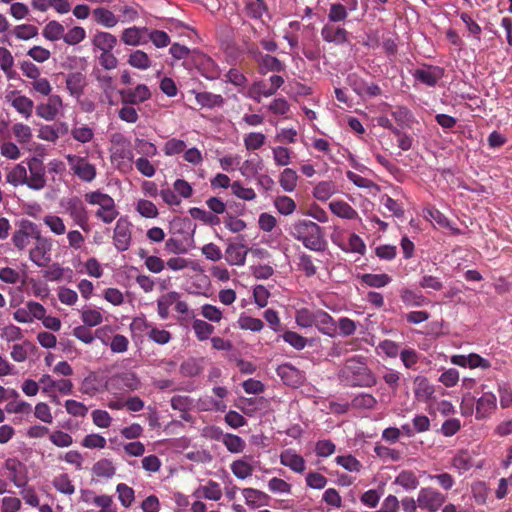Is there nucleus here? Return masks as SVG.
Returning a JSON list of instances; mask_svg holds the SVG:
<instances>
[{
	"label": "nucleus",
	"mask_w": 512,
	"mask_h": 512,
	"mask_svg": "<svg viewBox=\"0 0 512 512\" xmlns=\"http://www.w3.org/2000/svg\"><path fill=\"white\" fill-rule=\"evenodd\" d=\"M338 377L350 387L369 388L377 383V378L368 367L366 358L355 355L348 358L338 373Z\"/></svg>",
	"instance_id": "nucleus-1"
},
{
	"label": "nucleus",
	"mask_w": 512,
	"mask_h": 512,
	"mask_svg": "<svg viewBox=\"0 0 512 512\" xmlns=\"http://www.w3.org/2000/svg\"><path fill=\"white\" fill-rule=\"evenodd\" d=\"M289 234L300 241L303 246L315 252H323L327 242L324 237L323 228L317 223L308 219H299L289 226Z\"/></svg>",
	"instance_id": "nucleus-2"
},
{
	"label": "nucleus",
	"mask_w": 512,
	"mask_h": 512,
	"mask_svg": "<svg viewBox=\"0 0 512 512\" xmlns=\"http://www.w3.org/2000/svg\"><path fill=\"white\" fill-rule=\"evenodd\" d=\"M85 200L90 205L99 206L95 216L105 224L112 223L119 215L114 199L106 193L99 190L89 192L85 194Z\"/></svg>",
	"instance_id": "nucleus-3"
},
{
	"label": "nucleus",
	"mask_w": 512,
	"mask_h": 512,
	"mask_svg": "<svg viewBox=\"0 0 512 512\" xmlns=\"http://www.w3.org/2000/svg\"><path fill=\"white\" fill-rule=\"evenodd\" d=\"M59 206L63 213L67 214L73 224L83 231H89V215L83 201L78 196L64 197Z\"/></svg>",
	"instance_id": "nucleus-4"
},
{
	"label": "nucleus",
	"mask_w": 512,
	"mask_h": 512,
	"mask_svg": "<svg viewBox=\"0 0 512 512\" xmlns=\"http://www.w3.org/2000/svg\"><path fill=\"white\" fill-rule=\"evenodd\" d=\"M140 387L141 380L137 374L132 371H123L113 374L105 383L106 390L114 395L133 392L139 390Z\"/></svg>",
	"instance_id": "nucleus-5"
},
{
	"label": "nucleus",
	"mask_w": 512,
	"mask_h": 512,
	"mask_svg": "<svg viewBox=\"0 0 512 512\" xmlns=\"http://www.w3.org/2000/svg\"><path fill=\"white\" fill-rule=\"evenodd\" d=\"M71 173L85 183H91L97 176L96 166L89 162L87 156L67 154L65 156Z\"/></svg>",
	"instance_id": "nucleus-6"
},
{
	"label": "nucleus",
	"mask_w": 512,
	"mask_h": 512,
	"mask_svg": "<svg viewBox=\"0 0 512 512\" xmlns=\"http://www.w3.org/2000/svg\"><path fill=\"white\" fill-rule=\"evenodd\" d=\"M28 188L40 191L47 184L46 168L42 156L36 155L26 160Z\"/></svg>",
	"instance_id": "nucleus-7"
},
{
	"label": "nucleus",
	"mask_w": 512,
	"mask_h": 512,
	"mask_svg": "<svg viewBox=\"0 0 512 512\" xmlns=\"http://www.w3.org/2000/svg\"><path fill=\"white\" fill-rule=\"evenodd\" d=\"M34 246L29 252V259L38 267H45L51 261L52 240L37 233Z\"/></svg>",
	"instance_id": "nucleus-8"
},
{
	"label": "nucleus",
	"mask_w": 512,
	"mask_h": 512,
	"mask_svg": "<svg viewBox=\"0 0 512 512\" xmlns=\"http://www.w3.org/2000/svg\"><path fill=\"white\" fill-rule=\"evenodd\" d=\"M445 501L446 496L434 488L425 487L418 492V507L428 512H437Z\"/></svg>",
	"instance_id": "nucleus-9"
},
{
	"label": "nucleus",
	"mask_w": 512,
	"mask_h": 512,
	"mask_svg": "<svg viewBox=\"0 0 512 512\" xmlns=\"http://www.w3.org/2000/svg\"><path fill=\"white\" fill-rule=\"evenodd\" d=\"M131 223L125 218L121 217L117 220L113 231V244L117 251H127L131 245L132 232Z\"/></svg>",
	"instance_id": "nucleus-10"
},
{
	"label": "nucleus",
	"mask_w": 512,
	"mask_h": 512,
	"mask_svg": "<svg viewBox=\"0 0 512 512\" xmlns=\"http://www.w3.org/2000/svg\"><path fill=\"white\" fill-rule=\"evenodd\" d=\"M486 385L481 386L483 394L476 400L475 418L477 420L489 419L497 409V398L493 392H485Z\"/></svg>",
	"instance_id": "nucleus-11"
},
{
	"label": "nucleus",
	"mask_w": 512,
	"mask_h": 512,
	"mask_svg": "<svg viewBox=\"0 0 512 512\" xmlns=\"http://www.w3.org/2000/svg\"><path fill=\"white\" fill-rule=\"evenodd\" d=\"M41 390L47 396H52V392L58 391L63 395L72 393L73 383L70 379H53L49 374H43L39 379Z\"/></svg>",
	"instance_id": "nucleus-12"
},
{
	"label": "nucleus",
	"mask_w": 512,
	"mask_h": 512,
	"mask_svg": "<svg viewBox=\"0 0 512 512\" xmlns=\"http://www.w3.org/2000/svg\"><path fill=\"white\" fill-rule=\"evenodd\" d=\"M443 75L444 69L435 65H424L412 72V76L416 82L428 87L436 86Z\"/></svg>",
	"instance_id": "nucleus-13"
},
{
	"label": "nucleus",
	"mask_w": 512,
	"mask_h": 512,
	"mask_svg": "<svg viewBox=\"0 0 512 512\" xmlns=\"http://www.w3.org/2000/svg\"><path fill=\"white\" fill-rule=\"evenodd\" d=\"M45 307L36 301H28L25 306L13 313V318L19 323H32L35 319L43 318Z\"/></svg>",
	"instance_id": "nucleus-14"
},
{
	"label": "nucleus",
	"mask_w": 512,
	"mask_h": 512,
	"mask_svg": "<svg viewBox=\"0 0 512 512\" xmlns=\"http://www.w3.org/2000/svg\"><path fill=\"white\" fill-rule=\"evenodd\" d=\"M46 102L39 103L36 106V114L46 121H53L62 110V98L57 94L47 96Z\"/></svg>",
	"instance_id": "nucleus-15"
},
{
	"label": "nucleus",
	"mask_w": 512,
	"mask_h": 512,
	"mask_svg": "<svg viewBox=\"0 0 512 512\" xmlns=\"http://www.w3.org/2000/svg\"><path fill=\"white\" fill-rule=\"evenodd\" d=\"M39 227L31 221H23L20 228L14 232L12 242L18 250H24L30 243V239H35L39 232Z\"/></svg>",
	"instance_id": "nucleus-16"
},
{
	"label": "nucleus",
	"mask_w": 512,
	"mask_h": 512,
	"mask_svg": "<svg viewBox=\"0 0 512 512\" xmlns=\"http://www.w3.org/2000/svg\"><path fill=\"white\" fill-rule=\"evenodd\" d=\"M352 90L360 97H377L382 94L380 86L374 82H368L365 79L350 75L348 78Z\"/></svg>",
	"instance_id": "nucleus-17"
},
{
	"label": "nucleus",
	"mask_w": 512,
	"mask_h": 512,
	"mask_svg": "<svg viewBox=\"0 0 512 512\" xmlns=\"http://www.w3.org/2000/svg\"><path fill=\"white\" fill-rule=\"evenodd\" d=\"M314 326L319 333L335 338L338 335L337 322L334 318L326 311L322 309H316Z\"/></svg>",
	"instance_id": "nucleus-18"
},
{
	"label": "nucleus",
	"mask_w": 512,
	"mask_h": 512,
	"mask_svg": "<svg viewBox=\"0 0 512 512\" xmlns=\"http://www.w3.org/2000/svg\"><path fill=\"white\" fill-rule=\"evenodd\" d=\"M280 464L297 474H303L306 470V461L296 450L288 448L279 455Z\"/></svg>",
	"instance_id": "nucleus-19"
},
{
	"label": "nucleus",
	"mask_w": 512,
	"mask_h": 512,
	"mask_svg": "<svg viewBox=\"0 0 512 512\" xmlns=\"http://www.w3.org/2000/svg\"><path fill=\"white\" fill-rule=\"evenodd\" d=\"M277 375L289 386L297 387L304 381V374L290 363H283L277 368Z\"/></svg>",
	"instance_id": "nucleus-20"
},
{
	"label": "nucleus",
	"mask_w": 512,
	"mask_h": 512,
	"mask_svg": "<svg viewBox=\"0 0 512 512\" xmlns=\"http://www.w3.org/2000/svg\"><path fill=\"white\" fill-rule=\"evenodd\" d=\"M124 104L137 105L151 98V92L147 85L138 84L134 89L121 91Z\"/></svg>",
	"instance_id": "nucleus-21"
},
{
	"label": "nucleus",
	"mask_w": 512,
	"mask_h": 512,
	"mask_svg": "<svg viewBox=\"0 0 512 512\" xmlns=\"http://www.w3.org/2000/svg\"><path fill=\"white\" fill-rule=\"evenodd\" d=\"M147 27H129L123 30L121 41L128 46H139L147 43Z\"/></svg>",
	"instance_id": "nucleus-22"
},
{
	"label": "nucleus",
	"mask_w": 512,
	"mask_h": 512,
	"mask_svg": "<svg viewBox=\"0 0 512 512\" xmlns=\"http://www.w3.org/2000/svg\"><path fill=\"white\" fill-rule=\"evenodd\" d=\"M65 84L69 94L79 99L83 95L87 84L86 76L82 72H71L67 74Z\"/></svg>",
	"instance_id": "nucleus-23"
},
{
	"label": "nucleus",
	"mask_w": 512,
	"mask_h": 512,
	"mask_svg": "<svg viewBox=\"0 0 512 512\" xmlns=\"http://www.w3.org/2000/svg\"><path fill=\"white\" fill-rule=\"evenodd\" d=\"M321 37L327 43L342 45L348 42V31L343 27L326 24L321 29Z\"/></svg>",
	"instance_id": "nucleus-24"
},
{
	"label": "nucleus",
	"mask_w": 512,
	"mask_h": 512,
	"mask_svg": "<svg viewBox=\"0 0 512 512\" xmlns=\"http://www.w3.org/2000/svg\"><path fill=\"white\" fill-rule=\"evenodd\" d=\"M248 250L243 244H229L225 250V260L230 265L243 266Z\"/></svg>",
	"instance_id": "nucleus-25"
},
{
	"label": "nucleus",
	"mask_w": 512,
	"mask_h": 512,
	"mask_svg": "<svg viewBox=\"0 0 512 512\" xmlns=\"http://www.w3.org/2000/svg\"><path fill=\"white\" fill-rule=\"evenodd\" d=\"M330 211L337 217L345 220H360L358 212L343 200H334L329 203Z\"/></svg>",
	"instance_id": "nucleus-26"
},
{
	"label": "nucleus",
	"mask_w": 512,
	"mask_h": 512,
	"mask_svg": "<svg viewBox=\"0 0 512 512\" xmlns=\"http://www.w3.org/2000/svg\"><path fill=\"white\" fill-rule=\"evenodd\" d=\"M71 137L81 144H87L94 139V128L88 124L75 121L70 130Z\"/></svg>",
	"instance_id": "nucleus-27"
},
{
	"label": "nucleus",
	"mask_w": 512,
	"mask_h": 512,
	"mask_svg": "<svg viewBox=\"0 0 512 512\" xmlns=\"http://www.w3.org/2000/svg\"><path fill=\"white\" fill-rule=\"evenodd\" d=\"M6 181L14 187L26 185L28 187V171L26 161L15 165L6 174Z\"/></svg>",
	"instance_id": "nucleus-28"
},
{
	"label": "nucleus",
	"mask_w": 512,
	"mask_h": 512,
	"mask_svg": "<svg viewBox=\"0 0 512 512\" xmlns=\"http://www.w3.org/2000/svg\"><path fill=\"white\" fill-rule=\"evenodd\" d=\"M91 42L94 49L111 52L117 45V38L109 32L98 31L94 34Z\"/></svg>",
	"instance_id": "nucleus-29"
},
{
	"label": "nucleus",
	"mask_w": 512,
	"mask_h": 512,
	"mask_svg": "<svg viewBox=\"0 0 512 512\" xmlns=\"http://www.w3.org/2000/svg\"><path fill=\"white\" fill-rule=\"evenodd\" d=\"M251 461L252 456H244L240 459L234 460L230 464V469L233 475L240 480L250 477L254 471Z\"/></svg>",
	"instance_id": "nucleus-30"
},
{
	"label": "nucleus",
	"mask_w": 512,
	"mask_h": 512,
	"mask_svg": "<svg viewBox=\"0 0 512 512\" xmlns=\"http://www.w3.org/2000/svg\"><path fill=\"white\" fill-rule=\"evenodd\" d=\"M192 93L195 95L197 104L203 108L213 109L221 107L225 102L224 98L220 94H213L207 91L196 92L195 90H193Z\"/></svg>",
	"instance_id": "nucleus-31"
},
{
	"label": "nucleus",
	"mask_w": 512,
	"mask_h": 512,
	"mask_svg": "<svg viewBox=\"0 0 512 512\" xmlns=\"http://www.w3.org/2000/svg\"><path fill=\"white\" fill-rule=\"evenodd\" d=\"M434 393V385H432L427 378L417 377L415 379L414 394L417 400L428 402L433 398Z\"/></svg>",
	"instance_id": "nucleus-32"
},
{
	"label": "nucleus",
	"mask_w": 512,
	"mask_h": 512,
	"mask_svg": "<svg viewBox=\"0 0 512 512\" xmlns=\"http://www.w3.org/2000/svg\"><path fill=\"white\" fill-rule=\"evenodd\" d=\"M92 474L101 479H111L116 474V467L111 459L103 458L92 466Z\"/></svg>",
	"instance_id": "nucleus-33"
},
{
	"label": "nucleus",
	"mask_w": 512,
	"mask_h": 512,
	"mask_svg": "<svg viewBox=\"0 0 512 512\" xmlns=\"http://www.w3.org/2000/svg\"><path fill=\"white\" fill-rule=\"evenodd\" d=\"M92 16L99 25L105 28H113L119 22L117 16L105 7L95 8L92 11Z\"/></svg>",
	"instance_id": "nucleus-34"
},
{
	"label": "nucleus",
	"mask_w": 512,
	"mask_h": 512,
	"mask_svg": "<svg viewBox=\"0 0 512 512\" xmlns=\"http://www.w3.org/2000/svg\"><path fill=\"white\" fill-rule=\"evenodd\" d=\"M263 169L261 158L256 155L253 158L245 160L239 167V171L246 179H252Z\"/></svg>",
	"instance_id": "nucleus-35"
},
{
	"label": "nucleus",
	"mask_w": 512,
	"mask_h": 512,
	"mask_svg": "<svg viewBox=\"0 0 512 512\" xmlns=\"http://www.w3.org/2000/svg\"><path fill=\"white\" fill-rule=\"evenodd\" d=\"M362 284L372 288H383L392 282L391 276L386 273H365L360 276Z\"/></svg>",
	"instance_id": "nucleus-36"
},
{
	"label": "nucleus",
	"mask_w": 512,
	"mask_h": 512,
	"mask_svg": "<svg viewBox=\"0 0 512 512\" xmlns=\"http://www.w3.org/2000/svg\"><path fill=\"white\" fill-rule=\"evenodd\" d=\"M267 11L268 6L265 1L246 0L244 3V12L251 19L260 20Z\"/></svg>",
	"instance_id": "nucleus-37"
},
{
	"label": "nucleus",
	"mask_w": 512,
	"mask_h": 512,
	"mask_svg": "<svg viewBox=\"0 0 512 512\" xmlns=\"http://www.w3.org/2000/svg\"><path fill=\"white\" fill-rule=\"evenodd\" d=\"M178 298H180V294L176 291H171L157 300V312L162 320L168 318L169 309Z\"/></svg>",
	"instance_id": "nucleus-38"
},
{
	"label": "nucleus",
	"mask_w": 512,
	"mask_h": 512,
	"mask_svg": "<svg viewBox=\"0 0 512 512\" xmlns=\"http://www.w3.org/2000/svg\"><path fill=\"white\" fill-rule=\"evenodd\" d=\"M342 251L346 253H356L364 255L366 252V245L362 238L356 233H351L346 243L338 244Z\"/></svg>",
	"instance_id": "nucleus-39"
},
{
	"label": "nucleus",
	"mask_w": 512,
	"mask_h": 512,
	"mask_svg": "<svg viewBox=\"0 0 512 512\" xmlns=\"http://www.w3.org/2000/svg\"><path fill=\"white\" fill-rule=\"evenodd\" d=\"M11 105L26 119L31 117L34 108V102L27 96L15 94L11 100Z\"/></svg>",
	"instance_id": "nucleus-40"
},
{
	"label": "nucleus",
	"mask_w": 512,
	"mask_h": 512,
	"mask_svg": "<svg viewBox=\"0 0 512 512\" xmlns=\"http://www.w3.org/2000/svg\"><path fill=\"white\" fill-rule=\"evenodd\" d=\"M394 484L401 486L406 491H412L418 487L419 480L413 471L403 470L396 476Z\"/></svg>",
	"instance_id": "nucleus-41"
},
{
	"label": "nucleus",
	"mask_w": 512,
	"mask_h": 512,
	"mask_svg": "<svg viewBox=\"0 0 512 512\" xmlns=\"http://www.w3.org/2000/svg\"><path fill=\"white\" fill-rule=\"evenodd\" d=\"M260 74L265 75L268 72H281L284 70V64L276 57L264 54L258 63Z\"/></svg>",
	"instance_id": "nucleus-42"
},
{
	"label": "nucleus",
	"mask_w": 512,
	"mask_h": 512,
	"mask_svg": "<svg viewBox=\"0 0 512 512\" xmlns=\"http://www.w3.org/2000/svg\"><path fill=\"white\" fill-rule=\"evenodd\" d=\"M64 26L56 20L49 21L43 28L42 35L45 39L55 42L63 39Z\"/></svg>",
	"instance_id": "nucleus-43"
},
{
	"label": "nucleus",
	"mask_w": 512,
	"mask_h": 512,
	"mask_svg": "<svg viewBox=\"0 0 512 512\" xmlns=\"http://www.w3.org/2000/svg\"><path fill=\"white\" fill-rule=\"evenodd\" d=\"M298 175L295 170L285 168L279 176V184L285 192H293L297 187Z\"/></svg>",
	"instance_id": "nucleus-44"
},
{
	"label": "nucleus",
	"mask_w": 512,
	"mask_h": 512,
	"mask_svg": "<svg viewBox=\"0 0 512 512\" xmlns=\"http://www.w3.org/2000/svg\"><path fill=\"white\" fill-rule=\"evenodd\" d=\"M316 310L300 308L295 312V322L300 328H312L315 323Z\"/></svg>",
	"instance_id": "nucleus-45"
},
{
	"label": "nucleus",
	"mask_w": 512,
	"mask_h": 512,
	"mask_svg": "<svg viewBox=\"0 0 512 512\" xmlns=\"http://www.w3.org/2000/svg\"><path fill=\"white\" fill-rule=\"evenodd\" d=\"M222 443L230 453H241L246 447L245 441L238 435L226 433L221 439Z\"/></svg>",
	"instance_id": "nucleus-46"
},
{
	"label": "nucleus",
	"mask_w": 512,
	"mask_h": 512,
	"mask_svg": "<svg viewBox=\"0 0 512 512\" xmlns=\"http://www.w3.org/2000/svg\"><path fill=\"white\" fill-rule=\"evenodd\" d=\"M197 408L200 411L225 412L227 409V405L223 400H216L210 396H204L198 400Z\"/></svg>",
	"instance_id": "nucleus-47"
},
{
	"label": "nucleus",
	"mask_w": 512,
	"mask_h": 512,
	"mask_svg": "<svg viewBox=\"0 0 512 512\" xmlns=\"http://www.w3.org/2000/svg\"><path fill=\"white\" fill-rule=\"evenodd\" d=\"M336 185L332 181L319 182L313 189V196L319 201H326L336 193Z\"/></svg>",
	"instance_id": "nucleus-48"
},
{
	"label": "nucleus",
	"mask_w": 512,
	"mask_h": 512,
	"mask_svg": "<svg viewBox=\"0 0 512 512\" xmlns=\"http://www.w3.org/2000/svg\"><path fill=\"white\" fill-rule=\"evenodd\" d=\"M242 495L246 504L252 508H256L262 505L263 502L268 498L266 493L254 488H244L242 490Z\"/></svg>",
	"instance_id": "nucleus-49"
},
{
	"label": "nucleus",
	"mask_w": 512,
	"mask_h": 512,
	"mask_svg": "<svg viewBox=\"0 0 512 512\" xmlns=\"http://www.w3.org/2000/svg\"><path fill=\"white\" fill-rule=\"evenodd\" d=\"M402 302L408 307H421L426 303V298L411 289H402L400 292Z\"/></svg>",
	"instance_id": "nucleus-50"
},
{
	"label": "nucleus",
	"mask_w": 512,
	"mask_h": 512,
	"mask_svg": "<svg viewBox=\"0 0 512 512\" xmlns=\"http://www.w3.org/2000/svg\"><path fill=\"white\" fill-rule=\"evenodd\" d=\"M189 213L193 219L199 220L207 225L215 226L220 223V219L217 215L202 208L192 207L190 208Z\"/></svg>",
	"instance_id": "nucleus-51"
},
{
	"label": "nucleus",
	"mask_w": 512,
	"mask_h": 512,
	"mask_svg": "<svg viewBox=\"0 0 512 512\" xmlns=\"http://www.w3.org/2000/svg\"><path fill=\"white\" fill-rule=\"evenodd\" d=\"M43 223L56 236L64 235L66 233V225L60 216L54 214L45 215L43 217Z\"/></svg>",
	"instance_id": "nucleus-52"
},
{
	"label": "nucleus",
	"mask_w": 512,
	"mask_h": 512,
	"mask_svg": "<svg viewBox=\"0 0 512 512\" xmlns=\"http://www.w3.org/2000/svg\"><path fill=\"white\" fill-rule=\"evenodd\" d=\"M128 63L134 68L147 70L151 67V60L148 54L142 50H136L129 55Z\"/></svg>",
	"instance_id": "nucleus-53"
},
{
	"label": "nucleus",
	"mask_w": 512,
	"mask_h": 512,
	"mask_svg": "<svg viewBox=\"0 0 512 512\" xmlns=\"http://www.w3.org/2000/svg\"><path fill=\"white\" fill-rule=\"evenodd\" d=\"M187 147L186 141L179 138H170L163 145V153L167 157H172L183 153Z\"/></svg>",
	"instance_id": "nucleus-54"
},
{
	"label": "nucleus",
	"mask_w": 512,
	"mask_h": 512,
	"mask_svg": "<svg viewBox=\"0 0 512 512\" xmlns=\"http://www.w3.org/2000/svg\"><path fill=\"white\" fill-rule=\"evenodd\" d=\"M153 326L154 324L145 317H135L130 324V329L134 336L146 335L148 337Z\"/></svg>",
	"instance_id": "nucleus-55"
},
{
	"label": "nucleus",
	"mask_w": 512,
	"mask_h": 512,
	"mask_svg": "<svg viewBox=\"0 0 512 512\" xmlns=\"http://www.w3.org/2000/svg\"><path fill=\"white\" fill-rule=\"evenodd\" d=\"M238 326L243 330H250L252 332H259L263 329L264 323L259 318H254L242 313L238 318Z\"/></svg>",
	"instance_id": "nucleus-56"
},
{
	"label": "nucleus",
	"mask_w": 512,
	"mask_h": 512,
	"mask_svg": "<svg viewBox=\"0 0 512 512\" xmlns=\"http://www.w3.org/2000/svg\"><path fill=\"white\" fill-rule=\"evenodd\" d=\"M197 492L201 493V497L208 500L218 501L222 497L220 485L212 480H210L206 485L201 486Z\"/></svg>",
	"instance_id": "nucleus-57"
},
{
	"label": "nucleus",
	"mask_w": 512,
	"mask_h": 512,
	"mask_svg": "<svg viewBox=\"0 0 512 512\" xmlns=\"http://www.w3.org/2000/svg\"><path fill=\"white\" fill-rule=\"evenodd\" d=\"M110 495L101 494L96 495L94 491L90 489H82L80 491V500L88 505H95L97 507L104 506Z\"/></svg>",
	"instance_id": "nucleus-58"
},
{
	"label": "nucleus",
	"mask_w": 512,
	"mask_h": 512,
	"mask_svg": "<svg viewBox=\"0 0 512 512\" xmlns=\"http://www.w3.org/2000/svg\"><path fill=\"white\" fill-rule=\"evenodd\" d=\"M52 484L53 487L62 494L72 495L75 492V487L66 473L56 476Z\"/></svg>",
	"instance_id": "nucleus-59"
},
{
	"label": "nucleus",
	"mask_w": 512,
	"mask_h": 512,
	"mask_svg": "<svg viewBox=\"0 0 512 512\" xmlns=\"http://www.w3.org/2000/svg\"><path fill=\"white\" fill-rule=\"evenodd\" d=\"M280 337L296 350H303L308 344V339L295 331L287 330Z\"/></svg>",
	"instance_id": "nucleus-60"
},
{
	"label": "nucleus",
	"mask_w": 512,
	"mask_h": 512,
	"mask_svg": "<svg viewBox=\"0 0 512 512\" xmlns=\"http://www.w3.org/2000/svg\"><path fill=\"white\" fill-rule=\"evenodd\" d=\"M192 329L199 341L207 340L214 332V327L211 324L200 319L193 321Z\"/></svg>",
	"instance_id": "nucleus-61"
},
{
	"label": "nucleus",
	"mask_w": 512,
	"mask_h": 512,
	"mask_svg": "<svg viewBox=\"0 0 512 512\" xmlns=\"http://www.w3.org/2000/svg\"><path fill=\"white\" fill-rule=\"evenodd\" d=\"M274 206L277 211L282 215H291L296 210L295 201L288 196H278L274 200Z\"/></svg>",
	"instance_id": "nucleus-62"
},
{
	"label": "nucleus",
	"mask_w": 512,
	"mask_h": 512,
	"mask_svg": "<svg viewBox=\"0 0 512 512\" xmlns=\"http://www.w3.org/2000/svg\"><path fill=\"white\" fill-rule=\"evenodd\" d=\"M266 136L261 132H250L245 135L243 142L248 151L260 149L265 144Z\"/></svg>",
	"instance_id": "nucleus-63"
},
{
	"label": "nucleus",
	"mask_w": 512,
	"mask_h": 512,
	"mask_svg": "<svg viewBox=\"0 0 512 512\" xmlns=\"http://www.w3.org/2000/svg\"><path fill=\"white\" fill-rule=\"evenodd\" d=\"M135 209L142 217L149 219L156 218L159 214L156 205L152 201L146 199L138 200Z\"/></svg>",
	"instance_id": "nucleus-64"
}]
</instances>
